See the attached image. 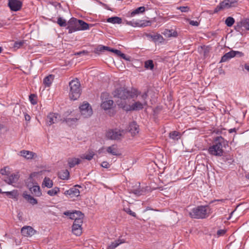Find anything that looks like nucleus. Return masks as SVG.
Masks as SVG:
<instances>
[{"instance_id":"obj_1","label":"nucleus","mask_w":249,"mask_h":249,"mask_svg":"<svg viewBox=\"0 0 249 249\" xmlns=\"http://www.w3.org/2000/svg\"><path fill=\"white\" fill-rule=\"evenodd\" d=\"M228 143L229 142L222 136H217L213 138V145L209 147L208 152L212 155L221 157L224 153L223 148L228 147Z\"/></svg>"},{"instance_id":"obj_2","label":"nucleus","mask_w":249,"mask_h":249,"mask_svg":"<svg viewBox=\"0 0 249 249\" xmlns=\"http://www.w3.org/2000/svg\"><path fill=\"white\" fill-rule=\"evenodd\" d=\"M116 103L119 107L122 108L124 110L127 112L142 110L144 106L147 105L146 101H144L142 103L139 101H137L131 105H127L125 101H117Z\"/></svg>"},{"instance_id":"obj_3","label":"nucleus","mask_w":249,"mask_h":249,"mask_svg":"<svg viewBox=\"0 0 249 249\" xmlns=\"http://www.w3.org/2000/svg\"><path fill=\"white\" fill-rule=\"evenodd\" d=\"M209 209L208 205L198 206L192 209L189 215L192 218L204 219L209 215V213L208 212Z\"/></svg>"},{"instance_id":"obj_4","label":"nucleus","mask_w":249,"mask_h":249,"mask_svg":"<svg viewBox=\"0 0 249 249\" xmlns=\"http://www.w3.org/2000/svg\"><path fill=\"white\" fill-rule=\"evenodd\" d=\"M113 97L118 98L117 101H125L128 98H133L136 94L135 92L127 90L124 88L120 87L115 89L112 92Z\"/></svg>"},{"instance_id":"obj_5","label":"nucleus","mask_w":249,"mask_h":249,"mask_svg":"<svg viewBox=\"0 0 249 249\" xmlns=\"http://www.w3.org/2000/svg\"><path fill=\"white\" fill-rule=\"evenodd\" d=\"M108 94L107 92H103L101 95V99L102 103L101 107L105 110H108L107 114L109 116H113L115 115L116 112L114 109H112L114 102L112 100L108 99L107 97Z\"/></svg>"},{"instance_id":"obj_6","label":"nucleus","mask_w":249,"mask_h":249,"mask_svg":"<svg viewBox=\"0 0 249 249\" xmlns=\"http://www.w3.org/2000/svg\"><path fill=\"white\" fill-rule=\"evenodd\" d=\"M70 97L71 100H77L81 95L80 83L78 80H72L69 83Z\"/></svg>"},{"instance_id":"obj_7","label":"nucleus","mask_w":249,"mask_h":249,"mask_svg":"<svg viewBox=\"0 0 249 249\" xmlns=\"http://www.w3.org/2000/svg\"><path fill=\"white\" fill-rule=\"evenodd\" d=\"M79 109L81 115L84 118H89L93 113L91 107L88 102H84L83 104L79 107Z\"/></svg>"},{"instance_id":"obj_8","label":"nucleus","mask_w":249,"mask_h":249,"mask_svg":"<svg viewBox=\"0 0 249 249\" xmlns=\"http://www.w3.org/2000/svg\"><path fill=\"white\" fill-rule=\"evenodd\" d=\"M78 20L79 19L72 17L68 21V26L66 29L68 30L69 34H71L74 32L79 31Z\"/></svg>"},{"instance_id":"obj_9","label":"nucleus","mask_w":249,"mask_h":249,"mask_svg":"<svg viewBox=\"0 0 249 249\" xmlns=\"http://www.w3.org/2000/svg\"><path fill=\"white\" fill-rule=\"evenodd\" d=\"M8 6L11 11L17 12L21 9L22 2L19 0H8Z\"/></svg>"},{"instance_id":"obj_10","label":"nucleus","mask_w":249,"mask_h":249,"mask_svg":"<svg viewBox=\"0 0 249 249\" xmlns=\"http://www.w3.org/2000/svg\"><path fill=\"white\" fill-rule=\"evenodd\" d=\"M63 214L66 216L69 217L71 219L74 220L77 219L79 217H84V214L80 211H67L64 212Z\"/></svg>"},{"instance_id":"obj_11","label":"nucleus","mask_w":249,"mask_h":249,"mask_svg":"<svg viewBox=\"0 0 249 249\" xmlns=\"http://www.w3.org/2000/svg\"><path fill=\"white\" fill-rule=\"evenodd\" d=\"M60 116L58 113H50L47 116L46 122L48 125H51L58 122Z\"/></svg>"},{"instance_id":"obj_12","label":"nucleus","mask_w":249,"mask_h":249,"mask_svg":"<svg viewBox=\"0 0 249 249\" xmlns=\"http://www.w3.org/2000/svg\"><path fill=\"white\" fill-rule=\"evenodd\" d=\"M36 232V231L31 226H24L21 229V233L24 236H32Z\"/></svg>"},{"instance_id":"obj_13","label":"nucleus","mask_w":249,"mask_h":249,"mask_svg":"<svg viewBox=\"0 0 249 249\" xmlns=\"http://www.w3.org/2000/svg\"><path fill=\"white\" fill-rule=\"evenodd\" d=\"M106 136L108 139L118 140L122 136V134L119 131H117L114 130H110L107 132Z\"/></svg>"},{"instance_id":"obj_14","label":"nucleus","mask_w":249,"mask_h":249,"mask_svg":"<svg viewBox=\"0 0 249 249\" xmlns=\"http://www.w3.org/2000/svg\"><path fill=\"white\" fill-rule=\"evenodd\" d=\"M127 129L132 135H135L139 133V125L137 124L136 122L133 121L129 124Z\"/></svg>"},{"instance_id":"obj_15","label":"nucleus","mask_w":249,"mask_h":249,"mask_svg":"<svg viewBox=\"0 0 249 249\" xmlns=\"http://www.w3.org/2000/svg\"><path fill=\"white\" fill-rule=\"evenodd\" d=\"M3 180L4 181L9 184H12L14 183H16L19 178V176L18 174H12L8 176Z\"/></svg>"},{"instance_id":"obj_16","label":"nucleus","mask_w":249,"mask_h":249,"mask_svg":"<svg viewBox=\"0 0 249 249\" xmlns=\"http://www.w3.org/2000/svg\"><path fill=\"white\" fill-rule=\"evenodd\" d=\"M64 194L65 195L70 196L71 197L78 196L80 195V191L78 189L75 188L74 186L69 190H66Z\"/></svg>"},{"instance_id":"obj_17","label":"nucleus","mask_w":249,"mask_h":249,"mask_svg":"<svg viewBox=\"0 0 249 249\" xmlns=\"http://www.w3.org/2000/svg\"><path fill=\"white\" fill-rule=\"evenodd\" d=\"M145 36L149 38L152 39V40L154 42L159 41L161 43L164 41L163 37L159 34H157L156 35L145 34Z\"/></svg>"},{"instance_id":"obj_18","label":"nucleus","mask_w":249,"mask_h":249,"mask_svg":"<svg viewBox=\"0 0 249 249\" xmlns=\"http://www.w3.org/2000/svg\"><path fill=\"white\" fill-rule=\"evenodd\" d=\"M28 186L29 187V190L33 195L36 196H41L42 193L40 187L38 185H34L31 187V186H29L28 184Z\"/></svg>"},{"instance_id":"obj_19","label":"nucleus","mask_w":249,"mask_h":249,"mask_svg":"<svg viewBox=\"0 0 249 249\" xmlns=\"http://www.w3.org/2000/svg\"><path fill=\"white\" fill-rule=\"evenodd\" d=\"M79 119L77 118H67L63 117L61 119L63 123H65L67 125L70 126H73L75 124Z\"/></svg>"},{"instance_id":"obj_20","label":"nucleus","mask_w":249,"mask_h":249,"mask_svg":"<svg viewBox=\"0 0 249 249\" xmlns=\"http://www.w3.org/2000/svg\"><path fill=\"white\" fill-rule=\"evenodd\" d=\"M22 196L28 201V202L33 205L37 203V199L33 197L30 195L28 194L26 192H23Z\"/></svg>"},{"instance_id":"obj_21","label":"nucleus","mask_w":249,"mask_h":249,"mask_svg":"<svg viewBox=\"0 0 249 249\" xmlns=\"http://www.w3.org/2000/svg\"><path fill=\"white\" fill-rule=\"evenodd\" d=\"M54 75L53 74H49L46 76L43 79V84L45 87H50L52 84V82L54 79Z\"/></svg>"},{"instance_id":"obj_22","label":"nucleus","mask_w":249,"mask_h":249,"mask_svg":"<svg viewBox=\"0 0 249 249\" xmlns=\"http://www.w3.org/2000/svg\"><path fill=\"white\" fill-rule=\"evenodd\" d=\"M81 160L79 158H70L68 159V165L70 168H73L76 165L79 164Z\"/></svg>"},{"instance_id":"obj_23","label":"nucleus","mask_w":249,"mask_h":249,"mask_svg":"<svg viewBox=\"0 0 249 249\" xmlns=\"http://www.w3.org/2000/svg\"><path fill=\"white\" fill-rule=\"evenodd\" d=\"M19 153L21 156L24 157L26 159H32L35 154V153L33 152L25 150L20 151Z\"/></svg>"},{"instance_id":"obj_24","label":"nucleus","mask_w":249,"mask_h":249,"mask_svg":"<svg viewBox=\"0 0 249 249\" xmlns=\"http://www.w3.org/2000/svg\"><path fill=\"white\" fill-rule=\"evenodd\" d=\"M233 52L232 50H231V51L226 53L224 55H223L221 59V60L220 61V63L222 62H225L230 59L233 58Z\"/></svg>"},{"instance_id":"obj_25","label":"nucleus","mask_w":249,"mask_h":249,"mask_svg":"<svg viewBox=\"0 0 249 249\" xmlns=\"http://www.w3.org/2000/svg\"><path fill=\"white\" fill-rule=\"evenodd\" d=\"M181 136V133L177 131H171L169 134V137L174 141H178Z\"/></svg>"},{"instance_id":"obj_26","label":"nucleus","mask_w":249,"mask_h":249,"mask_svg":"<svg viewBox=\"0 0 249 249\" xmlns=\"http://www.w3.org/2000/svg\"><path fill=\"white\" fill-rule=\"evenodd\" d=\"M107 21L113 24H121L122 22V19L118 17H112L107 18Z\"/></svg>"},{"instance_id":"obj_27","label":"nucleus","mask_w":249,"mask_h":249,"mask_svg":"<svg viewBox=\"0 0 249 249\" xmlns=\"http://www.w3.org/2000/svg\"><path fill=\"white\" fill-rule=\"evenodd\" d=\"M130 193L134 194L136 196H140L142 195H143L145 193V191L144 190L143 188H141L140 187L135 188L131 189L130 191Z\"/></svg>"},{"instance_id":"obj_28","label":"nucleus","mask_w":249,"mask_h":249,"mask_svg":"<svg viewBox=\"0 0 249 249\" xmlns=\"http://www.w3.org/2000/svg\"><path fill=\"white\" fill-rule=\"evenodd\" d=\"M107 153L114 156H119L121 155L117 151V149L115 148L114 145L107 147Z\"/></svg>"},{"instance_id":"obj_29","label":"nucleus","mask_w":249,"mask_h":249,"mask_svg":"<svg viewBox=\"0 0 249 249\" xmlns=\"http://www.w3.org/2000/svg\"><path fill=\"white\" fill-rule=\"evenodd\" d=\"M78 23H79V31L81 30H86L89 28V25L84 21L79 19Z\"/></svg>"},{"instance_id":"obj_30","label":"nucleus","mask_w":249,"mask_h":249,"mask_svg":"<svg viewBox=\"0 0 249 249\" xmlns=\"http://www.w3.org/2000/svg\"><path fill=\"white\" fill-rule=\"evenodd\" d=\"M59 178L62 179H68L69 178L70 173L68 170H64L58 174Z\"/></svg>"},{"instance_id":"obj_31","label":"nucleus","mask_w":249,"mask_h":249,"mask_svg":"<svg viewBox=\"0 0 249 249\" xmlns=\"http://www.w3.org/2000/svg\"><path fill=\"white\" fill-rule=\"evenodd\" d=\"M145 10V8L144 6L139 7L130 13V16L134 17L136 15L143 13Z\"/></svg>"},{"instance_id":"obj_32","label":"nucleus","mask_w":249,"mask_h":249,"mask_svg":"<svg viewBox=\"0 0 249 249\" xmlns=\"http://www.w3.org/2000/svg\"><path fill=\"white\" fill-rule=\"evenodd\" d=\"M42 185L51 188L53 186V182L49 178L45 177L43 180Z\"/></svg>"},{"instance_id":"obj_33","label":"nucleus","mask_w":249,"mask_h":249,"mask_svg":"<svg viewBox=\"0 0 249 249\" xmlns=\"http://www.w3.org/2000/svg\"><path fill=\"white\" fill-rule=\"evenodd\" d=\"M144 68L148 70H153L154 68L153 61L149 59L144 62Z\"/></svg>"},{"instance_id":"obj_34","label":"nucleus","mask_w":249,"mask_h":249,"mask_svg":"<svg viewBox=\"0 0 249 249\" xmlns=\"http://www.w3.org/2000/svg\"><path fill=\"white\" fill-rule=\"evenodd\" d=\"M242 27L245 28L246 30L249 31V18H244L241 20Z\"/></svg>"},{"instance_id":"obj_35","label":"nucleus","mask_w":249,"mask_h":249,"mask_svg":"<svg viewBox=\"0 0 249 249\" xmlns=\"http://www.w3.org/2000/svg\"><path fill=\"white\" fill-rule=\"evenodd\" d=\"M72 231L76 236H80L82 233V228L81 227H75L74 225H72Z\"/></svg>"},{"instance_id":"obj_36","label":"nucleus","mask_w":249,"mask_h":249,"mask_svg":"<svg viewBox=\"0 0 249 249\" xmlns=\"http://www.w3.org/2000/svg\"><path fill=\"white\" fill-rule=\"evenodd\" d=\"M139 25L138 27H144L148 26H150L152 23V21L150 20H140L138 21Z\"/></svg>"},{"instance_id":"obj_37","label":"nucleus","mask_w":249,"mask_h":249,"mask_svg":"<svg viewBox=\"0 0 249 249\" xmlns=\"http://www.w3.org/2000/svg\"><path fill=\"white\" fill-rule=\"evenodd\" d=\"M123 243L120 240H115L114 242H111V243L108 246V249H114L117 247H118L120 244Z\"/></svg>"},{"instance_id":"obj_38","label":"nucleus","mask_w":249,"mask_h":249,"mask_svg":"<svg viewBox=\"0 0 249 249\" xmlns=\"http://www.w3.org/2000/svg\"><path fill=\"white\" fill-rule=\"evenodd\" d=\"M56 22L60 27H66L68 25V22H67L66 20L61 17L58 18Z\"/></svg>"},{"instance_id":"obj_39","label":"nucleus","mask_w":249,"mask_h":249,"mask_svg":"<svg viewBox=\"0 0 249 249\" xmlns=\"http://www.w3.org/2000/svg\"><path fill=\"white\" fill-rule=\"evenodd\" d=\"M25 44L24 40H20L15 41L13 46V48L15 50H17L21 47H22L24 44Z\"/></svg>"},{"instance_id":"obj_40","label":"nucleus","mask_w":249,"mask_h":249,"mask_svg":"<svg viewBox=\"0 0 249 249\" xmlns=\"http://www.w3.org/2000/svg\"><path fill=\"white\" fill-rule=\"evenodd\" d=\"M164 34L167 35L168 37H177L178 33L176 31L172 32V30H165Z\"/></svg>"},{"instance_id":"obj_41","label":"nucleus","mask_w":249,"mask_h":249,"mask_svg":"<svg viewBox=\"0 0 249 249\" xmlns=\"http://www.w3.org/2000/svg\"><path fill=\"white\" fill-rule=\"evenodd\" d=\"M234 22L235 20L231 17H228L225 20V24L228 27H231Z\"/></svg>"},{"instance_id":"obj_42","label":"nucleus","mask_w":249,"mask_h":249,"mask_svg":"<svg viewBox=\"0 0 249 249\" xmlns=\"http://www.w3.org/2000/svg\"><path fill=\"white\" fill-rule=\"evenodd\" d=\"M95 155L94 152L90 150H89V153L85 155H84L83 157H82L83 159H86L88 160H90L93 158L94 155Z\"/></svg>"},{"instance_id":"obj_43","label":"nucleus","mask_w":249,"mask_h":249,"mask_svg":"<svg viewBox=\"0 0 249 249\" xmlns=\"http://www.w3.org/2000/svg\"><path fill=\"white\" fill-rule=\"evenodd\" d=\"M59 191V188L55 187L53 189L48 191L47 194L50 196H54L56 195Z\"/></svg>"},{"instance_id":"obj_44","label":"nucleus","mask_w":249,"mask_h":249,"mask_svg":"<svg viewBox=\"0 0 249 249\" xmlns=\"http://www.w3.org/2000/svg\"><path fill=\"white\" fill-rule=\"evenodd\" d=\"M4 193H5L8 196H11L10 197L13 198H17V197L18 195L17 190H13V191L10 192H4Z\"/></svg>"},{"instance_id":"obj_45","label":"nucleus","mask_w":249,"mask_h":249,"mask_svg":"<svg viewBox=\"0 0 249 249\" xmlns=\"http://www.w3.org/2000/svg\"><path fill=\"white\" fill-rule=\"evenodd\" d=\"M37 95L35 94H31L29 97L31 103L33 105L37 104Z\"/></svg>"},{"instance_id":"obj_46","label":"nucleus","mask_w":249,"mask_h":249,"mask_svg":"<svg viewBox=\"0 0 249 249\" xmlns=\"http://www.w3.org/2000/svg\"><path fill=\"white\" fill-rule=\"evenodd\" d=\"M83 218L84 217H79L77 218V219H75L73 225H74L75 227H80L82 226V223L83 222Z\"/></svg>"},{"instance_id":"obj_47","label":"nucleus","mask_w":249,"mask_h":249,"mask_svg":"<svg viewBox=\"0 0 249 249\" xmlns=\"http://www.w3.org/2000/svg\"><path fill=\"white\" fill-rule=\"evenodd\" d=\"M234 30L238 32H239L241 34V32L243 30L242 29V25L241 24V21L237 22L236 25L234 26Z\"/></svg>"},{"instance_id":"obj_48","label":"nucleus","mask_w":249,"mask_h":249,"mask_svg":"<svg viewBox=\"0 0 249 249\" xmlns=\"http://www.w3.org/2000/svg\"><path fill=\"white\" fill-rule=\"evenodd\" d=\"M9 167L8 166H5L3 168L1 169L0 171V173L2 175H6L9 176L10 174V171H9Z\"/></svg>"},{"instance_id":"obj_49","label":"nucleus","mask_w":249,"mask_h":249,"mask_svg":"<svg viewBox=\"0 0 249 249\" xmlns=\"http://www.w3.org/2000/svg\"><path fill=\"white\" fill-rule=\"evenodd\" d=\"M230 0H224L223 1L220 2L222 6L223 7V9L224 8H230L231 6H230V4L229 3Z\"/></svg>"},{"instance_id":"obj_50","label":"nucleus","mask_w":249,"mask_h":249,"mask_svg":"<svg viewBox=\"0 0 249 249\" xmlns=\"http://www.w3.org/2000/svg\"><path fill=\"white\" fill-rule=\"evenodd\" d=\"M233 56L234 57H242L244 56V53H242V52L237 51H233Z\"/></svg>"},{"instance_id":"obj_51","label":"nucleus","mask_w":249,"mask_h":249,"mask_svg":"<svg viewBox=\"0 0 249 249\" xmlns=\"http://www.w3.org/2000/svg\"><path fill=\"white\" fill-rule=\"evenodd\" d=\"M124 211L126 212L128 214L134 217H136V213L132 212L129 208H125L124 209Z\"/></svg>"},{"instance_id":"obj_52","label":"nucleus","mask_w":249,"mask_h":249,"mask_svg":"<svg viewBox=\"0 0 249 249\" xmlns=\"http://www.w3.org/2000/svg\"><path fill=\"white\" fill-rule=\"evenodd\" d=\"M126 24L132 26L133 27H138L139 22L138 21H125Z\"/></svg>"},{"instance_id":"obj_53","label":"nucleus","mask_w":249,"mask_h":249,"mask_svg":"<svg viewBox=\"0 0 249 249\" xmlns=\"http://www.w3.org/2000/svg\"><path fill=\"white\" fill-rule=\"evenodd\" d=\"M238 0H230V6L231 7H237L238 6Z\"/></svg>"},{"instance_id":"obj_54","label":"nucleus","mask_w":249,"mask_h":249,"mask_svg":"<svg viewBox=\"0 0 249 249\" xmlns=\"http://www.w3.org/2000/svg\"><path fill=\"white\" fill-rule=\"evenodd\" d=\"M103 45H99L97 48L95 49L94 52L96 53H99V52H103L104 49H103Z\"/></svg>"},{"instance_id":"obj_55","label":"nucleus","mask_w":249,"mask_h":249,"mask_svg":"<svg viewBox=\"0 0 249 249\" xmlns=\"http://www.w3.org/2000/svg\"><path fill=\"white\" fill-rule=\"evenodd\" d=\"M178 9L180 10L182 12H187L190 10V7L188 6H180L178 8Z\"/></svg>"},{"instance_id":"obj_56","label":"nucleus","mask_w":249,"mask_h":249,"mask_svg":"<svg viewBox=\"0 0 249 249\" xmlns=\"http://www.w3.org/2000/svg\"><path fill=\"white\" fill-rule=\"evenodd\" d=\"M226 230H219L217 231V235L218 236H223L226 233Z\"/></svg>"},{"instance_id":"obj_57","label":"nucleus","mask_w":249,"mask_h":249,"mask_svg":"<svg viewBox=\"0 0 249 249\" xmlns=\"http://www.w3.org/2000/svg\"><path fill=\"white\" fill-rule=\"evenodd\" d=\"M223 9V7L222 6L220 3L215 8L214 10V13H216L220 11V10Z\"/></svg>"},{"instance_id":"obj_58","label":"nucleus","mask_w":249,"mask_h":249,"mask_svg":"<svg viewBox=\"0 0 249 249\" xmlns=\"http://www.w3.org/2000/svg\"><path fill=\"white\" fill-rule=\"evenodd\" d=\"M118 56H120L121 58H123L125 60H127V61L130 60V57L127 56L124 53H122L121 52V53H120V54Z\"/></svg>"},{"instance_id":"obj_59","label":"nucleus","mask_w":249,"mask_h":249,"mask_svg":"<svg viewBox=\"0 0 249 249\" xmlns=\"http://www.w3.org/2000/svg\"><path fill=\"white\" fill-rule=\"evenodd\" d=\"M101 166L102 167L107 168V169L109 168V167H110L109 164L107 161H103L101 164Z\"/></svg>"},{"instance_id":"obj_60","label":"nucleus","mask_w":249,"mask_h":249,"mask_svg":"<svg viewBox=\"0 0 249 249\" xmlns=\"http://www.w3.org/2000/svg\"><path fill=\"white\" fill-rule=\"evenodd\" d=\"M88 53V52L87 51H82L78 52L75 53L74 55H81L82 54H87Z\"/></svg>"},{"instance_id":"obj_61","label":"nucleus","mask_w":249,"mask_h":249,"mask_svg":"<svg viewBox=\"0 0 249 249\" xmlns=\"http://www.w3.org/2000/svg\"><path fill=\"white\" fill-rule=\"evenodd\" d=\"M189 24L192 26H198L199 25V22L195 20H190Z\"/></svg>"},{"instance_id":"obj_62","label":"nucleus","mask_w":249,"mask_h":249,"mask_svg":"<svg viewBox=\"0 0 249 249\" xmlns=\"http://www.w3.org/2000/svg\"><path fill=\"white\" fill-rule=\"evenodd\" d=\"M111 52L114 53L116 54H117L118 56L121 53V51L120 50L114 49L112 48L111 50H110Z\"/></svg>"},{"instance_id":"obj_63","label":"nucleus","mask_w":249,"mask_h":249,"mask_svg":"<svg viewBox=\"0 0 249 249\" xmlns=\"http://www.w3.org/2000/svg\"><path fill=\"white\" fill-rule=\"evenodd\" d=\"M148 97V93L147 92H144L142 95V98L144 100V101H146L145 100Z\"/></svg>"},{"instance_id":"obj_64","label":"nucleus","mask_w":249,"mask_h":249,"mask_svg":"<svg viewBox=\"0 0 249 249\" xmlns=\"http://www.w3.org/2000/svg\"><path fill=\"white\" fill-rule=\"evenodd\" d=\"M24 117H25V120L27 121H29L31 119V117L30 116V115H29L27 114H25Z\"/></svg>"}]
</instances>
